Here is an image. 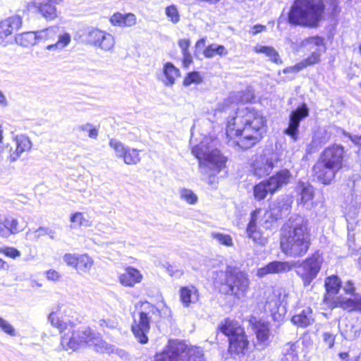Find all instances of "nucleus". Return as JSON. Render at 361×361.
<instances>
[{
    "label": "nucleus",
    "mask_w": 361,
    "mask_h": 361,
    "mask_svg": "<svg viewBox=\"0 0 361 361\" xmlns=\"http://www.w3.org/2000/svg\"><path fill=\"white\" fill-rule=\"evenodd\" d=\"M235 116L227 118L226 135L242 149L258 143L267 132V119L261 111L254 107L238 108Z\"/></svg>",
    "instance_id": "nucleus-1"
},
{
    "label": "nucleus",
    "mask_w": 361,
    "mask_h": 361,
    "mask_svg": "<svg viewBox=\"0 0 361 361\" xmlns=\"http://www.w3.org/2000/svg\"><path fill=\"white\" fill-rule=\"evenodd\" d=\"M281 248L286 255L297 257L305 255L310 245L308 220L303 216H291L282 226Z\"/></svg>",
    "instance_id": "nucleus-2"
},
{
    "label": "nucleus",
    "mask_w": 361,
    "mask_h": 361,
    "mask_svg": "<svg viewBox=\"0 0 361 361\" xmlns=\"http://www.w3.org/2000/svg\"><path fill=\"white\" fill-rule=\"evenodd\" d=\"M324 9L323 0H294L288 13V22L292 25L316 27Z\"/></svg>",
    "instance_id": "nucleus-3"
},
{
    "label": "nucleus",
    "mask_w": 361,
    "mask_h": 361,
    "mask_svg": "<svg viewBox=\"0 0 361 361\" xmlns=\"http://www.w3.org/2000/svg\"><path fill=\"white\" fill-rule=\"evenodd\" d=\"M214 283L219 286L221 293L236 299L244 298L250 286L247 274L233 266H226L224 271L216 272Z\"/></svg>",
    "instance_id": "nucleus-4"
},
{
    "label": "nucleus",
    "mask_w": 361,
    "mask_h": 361,
    "mask_svg": "<svg viewBox=\"0 0 361 361\" xmlns=\"http://www.w3.org/2000/svg\"><path fill=\"white\" fill-rule=\"evenodd\" d=\"M61 344L66 350H76L83 344L95 347L97 352L104 353L109 350L107 343L102 341L98 333L92 331L89 327H82L78 330L73 324V329L68 327L61 336Z\"/></svg>",
    "instance_id": "nucleus-5"
},
{
    "label": "nucleus",
    "mask_w": 361,
    "mask_h": 361,
    "mask_svg": "<svg viewBox=\"0 0 361 361\" xmlns=\"http://www.w3.org/2000/svg\"><path fill=\"white\" fill-rule=\"evenodd\" d=\"M219 331L228 338V352L231 356L239 359L246 357L245 361H250L252 357L248 355L249 341L245 331L237 322L225 319L219 325Z\"/></svg>",
    "instance_id": "nucleus-6"
},
{
    "label": "nucleus",
    "mask_w": 361,
    "mask_h": 361,
    "mask_svg": "<svg viewBox=\"0 0 361 361\" xmlns=\"http://www.w3.org/2000/svg\"><path fill=\"white\" fill-rule=\"evenodd\" d=\"M192 154L199 160L200 169L208 168L212 171L209 175V183L214 181L216 173L225 167L226 158L217 149H210L203 142L194 146Z\"/></svg>",
    "instance_id": "nucleus-7"
},
{
    "label": "nucleus",
    "mask_w": 361,
    "mask_h": 361,
    "mask_svg": "<svg viewBox=\"0 0 361 361\" xmlns=\"http://www.w3.org/2000/svg\"><path fill=\"white\" fill-rule=\"evenodd\" d=\"M142 307L144 310L139 312L138 319L134 318L131 329L137 341L142 344H145L149 340L147 334L150 329L151 317H149V314L159 315L160 311L154 305L147 302L143 303Z\"/></svg>",
    "instance_id": "nucleus-8"
},
{
    "label": "nucleus",
    "mask_w": 361,
    "mask_h": 361,
    "mask_svg": "<svg viewBox=\"0 0 361 361\" xmlns=\"http://www.w3.org/2000/svg\"><path fill=\"white\" fill-rule=\"evenodd\" d=\"M322 257L316 252L300 264L296 270L297 274L302 280L305 286H308L316 279L322 264Z\"/></svg>",
    "instance_id": "nucleus-9"
},
{
    "label": "nucleus",
    "mask_w": 361,
    "mask_h": 361,
    "mask_svg": "<svg viewBox=\"0 0 361 361\" xmlns=\"http://www.w3.org/2000/svg\"><path fill=\"white\" fill-rule=\"evenodd\" d=\"M59 27L56 26L37 31L38 43L54 41L56 38H58L56 43L48 44L46 49L49 51L63 49L70 43L71 35L68 33L59 35Z\"/></svg>",
    "instance_id": "nucleus-10"
},
{
    "label": "nucleus",
    "mask_w": 361,
    "mask_h": 361,
    "mask_svg": "<svg viewBox=\"0 0 361 361\" xmlns=\"http://www.w3.org/2000/svg\"><path fill=\"white\" fill-rule=\"evenodd\" d=\"M286 295L280 290L272 291L267 298L264 305L266 311H269L274 321H281L286 313Z\"/></svg>",
    "instance_id": "nucleus-11"
},
{
    "label": "nucleus",
    "mask_w": 361,
    "mask_h": 361,
    "mask_svg": "<svg viewBox=\"0 0 361 361\" xmlns=\"http://www.w3.org/2000/svg\"><path fill=\"white\" fill-rule=\"evenodd\" d=\"M331 295L326 294L324 296V302L330 309L341 307L347 312H361V295H353V298H345L338 296L331 298Z\"/></svg>",
    "instance_id": "nucleus-12"
},
{
    "label": "nucleus",
    "mask_w": 361,
    "mask_h": 361,
    "mask_svg": "<svg viewBox=\"0 0 361 361\" xmlns=\"http://www.w3.org/2000/svg\"><path fill=\"white\" fill-rule=\"evenodd\" d=\"M86 41L88 44L104 51H111L115 45V39L112 35L97 28L88 30Z\"/></svg>",
    "instance_id": "nucleus-13"
},
{
    "label": "nucleus",
    "mask_w": 361,
    "mask_h": 361,
    "mask_svg": "<svg viewBox=\"0 0 361 361\" xmlns=\"http://www.w3.org/2000/svg\"><path fill=\"white\" fill-rule=\"evenodd\" d=\"M309 113L310 109L305 103H302L290 112L288 127L283 133L293 141L298 140L300 122L309 116Z\"/></svg>",
    "instance_id": "nucleus-14"
},
{
    "label": "nucleus",
    "mask_w": 361,
    "mask_h": 361,
    "mask_svg": "<svg viewBox=\"0 0 361 361\" xmlns=\"http://www.w3.org/2000/svg\"><path fill=\"white\" fill-rule=\"evenodd\" d=\"M185 342L169 341L163 350L156 353L154 361H185Z\"/></svg>",
    "instance_id": "nucleus-15"
},
{
    "label": "nucleus",
    "mask_w": 361,
    "mask_h": 361,
    "mask_svg": "<svg viewBox=\"0 0 361 361\" xmlns=\"http://www.w3.org/2000/svg\"><path fill=\"white\" fill-rule=\"evenodd\" d=\"M279 161V156L278 152L274 151L265 152L253 164V173L259 178L267 175L272 171Z\"/></svg>",
    "instance_id": "nucleus-16"
},
{
    "label": "nucleus",
    "mask_w": 361,
    "mask_h": 361,
    "mask_svg": "<svg viewBox=\"0 0 361 361\" xmlns=\"http://www.w3.org/2000/svg\"><path fill=\"white\" fill-rule=\"evenodd\" d=\"M344 154L345 149L342 145L334 144L322 152L318 161L340 170L343 166Z\"/></svg>",
    "instance_id": "nucleus-17"
},
{
    "label": "nucleus",
    "mask_w": 361,
    "mask_h": 361,
    "mask_svg": "<svg viewBox=\"0 0 361 361\" xmlns=\"http://www.w3.org/2000/svg\"><path fill=\"white\" fill-rule=\"evenodd\" d=\"M257 210L252 212L250 214V219L247 224L245 229L246 237L251 239L255 244L264 246L265 245L268 240L264 236L262 231L257 226Z\"/></svg>",
    "instance_id": "nucleus-18"
},
{
    "label": "nucleus",
    "mask_w": 361,
    "mask_h": 361,
    "mask_svg": "<svg viewBox=\"0 0 361 361\" xmlns=\"http://www.w3.org/2000/svg\"><path fill=\"white\" fill-rule=\"evenodd\" d=\"M253 330L256 335L255 345L260 350L265 348L271 342V331L268 322L257 321L253 324Z\"/></svg>",
    "instance_id": "nucleus-19"
},
{
    "label": "nucleus",
    "mask_w": 361,
    "mask_h": 361,
    "mask_svg": "<svg viewBox=\"0 0 361 361\" xmlns=\"http://www.w3.org/2000/svg\"><path fill=\"white\" fill-rule=\"evenodd\" d=\"M338 169L317 161L313 166L314 176L324 185H329L335 178Z\"/></svg>",
    "instance_id": "nucleus-20"
},
{
    "label": "nucleus",
    "mask_w": 361,
    "mask_h": 361,
    "mask_svg": "<svg viewBox=\"0 0 361 361\" xmlns=\"http://www.w3.org/2000/svg\"><path fill=\"white\" fill-rule=\"evenodd\" d=\"M293 268V264L289 262L273 261L265 266L259 268L257 271V276L263 278L268 274H279L288 272Z\"/></svg>",
    "instance_id": "nucleus-21"
},
{
    "label": "nucleus",
    "mask_w": 361,
    "mask_h": 361,
    "mask_svg": "<svg viewBox=\"0 0 361 361\" xmlns=\"http://www.w3.org/2000/svg\"><path fill=\"white\" fill-rule=\"evenodd\" d=\"M291 203L292 202L288 197L279 200L276 208H271L270 212L265 214V217L268 216V218H271V216H273L274 218L271 222H269L268 219H266L264 226L268 228L271 226L272 221H276L278 219H281L288 215L291 209Z\"/></svg>",
    "instance_id": "nucleus-22"
},
{
    "label": "nucleus",
    "mask_w": 361,
    "mask_h": 361,
    "mask_svg": "<svg viewBox=\"0 0 361 361\" xmlns=\"http://www.w3.org/2000/svg\"><path fill=\"white\" fill-rule=\"evenodd\" d=\"M291 176V173L287 169H281L273 176H270L266 180L269 187L270 193L273 194L280 190L283 186L286 185L290 182Z\"/></svg>",
    "instance_id": "nucleus-23"
},
{
    "label": "nucleus",
    "mask_w": 361,
    "mask_h": 361,
    "mask_svg": "<svg viewBox=\"0 0 361 361\" xmlns=\"http://www.w3.org/2000/svg\"><path fill=\"white\" fill-rule=\"evenodd\" d=\"M299 197L298 202L305 209H311L313 206L314 188L307 182L300 181L296 188Z\"/></svg>",
    "instance_id": "nucleus-24"
},
{
    "label": "nucleus",
    "mask_w": 361,
    "mask_h": 361,
    "mask_svg": "<svg viewBox=\"0 0 361 361\" xmlns=\"http://www.w3.org/2000/svg\"><path fill=\"white\" fill-rule=\"evenodd\" d=\"M14 141L16 149L13 150L12 147H11L9 156L8 157V159L11 162L16 161L23 152L29 151L32 147L30 140L24 135H16L14 137Z\"/></svg>",
    "instance_id": "nucleus-25"
},
{
    "label": "nucleus",
    "mask_w": 361,
    "mask_h": 361,
    "mask_svg": "<svg viewBox=\"0 0 361 361\" xmlns=\"http://www.w3.org/2000/svg\"><path fill=\"white\" fill-rule=\"evenodd\" d=\"M22 26V18L18 15L8 17L0 21V39H4Z\"/></svg>",
    "instance_id": "nucleus-26"
},
{
    "label": "nucleus",
    "mask_w": 361,
    "mask_h": 361,
    "mask_svg": "<svg viewBox=\"0 0 361 361\" xmlns=\"http://www.w3.org/2000/svg\"><path fill=\"white\" fill-rule=\"evenodd\" d=\"M18 224V220L13 216H6L3 220L0 219V237L7 238L20 232L22 229Z\"/></svg>",
    "instance_id": "nucleus-27"
},
{
    "label": "nucleus",
    "mask_w": 361,
    "mask_h": 361,
    "mask_svg": "<svg viewBox=\"0 0 361 361\" xmlns=\"http://www.w3.org/2000/svg\"><path fill=\"white\" fill-rule=\"evenodd\" d=\"M120 283L124 286L133 287L142 279L140 271L132 267H128L125 271L118 276Z\"/></svg>",
    "instance_id": "nucleus-28"
},
{
    "label": "nucleus",
    "mask_w": 361,
    "mask_h": 361,
    "mask_svg": "<svg viewBox=\"0 0 361 361\" xmlns=\"http://www.w3.org/2000/svg\"><path fill=\"white\" fill-rule=\"evenodd\" d=\"M180 301L184 307H189L191 303H195L199 300V291L192 286H183L179 290Z\"/></svg>",
    "instance_id": "nucleus-29"
},
{
    "label": "nucleus",
    "mask_w": 361,
    "mask_h": 361,
    "mask_svg": "<svg viewBox=\"0 0 361 361\" xmlns=\"http://www.w3.org/2000/svg\"><path fill=\"white\" fill-rule=\"evenodd\" d=\"M291 322L298 327L305 328L314 322L312 310L307 307L291 318Z\"/></svg>",
    "instance_id": "nucleus-30"
},
{
    "label": "nucleus",
    "mask_w": 361,
    "mask_h": 361,
    "mask_svg": "<svg viewBox=\"0 0 361 361\" xmlns=\"http://www.w3.org/2000/svg\"><path fill=\"white\" fill-rule=\"evenodd\" d=\"M110 22L114 26L132 27L136 24L137 18L132 13H116L111 17Z\"/></svg>",
    "instance_id": "nucleus-31"
},
{
    "label": "nucleus",
    "mask_w": 361,
    "mask_h": 361,
    "mask_svg": "<svg viewBox=\"0 0 361 361\" xmlns=\"http://www.w3.org/2000/svg\"><path fill=\"white\" fill-rule=\"evenodd\" d=\"M39 12L47 20H53L57 16L56 6L50 0H42L35 3Z\"/></svg>",
    "instance_id": "nucleus-32"
},
{
    "label": "nucleus",
    "mask_w": 361,
    "mask_h": 361,
    "mask_svg": "<svg viewBox=\"0 0 361 361\" xmlns=\"http://www.w3.org/2000/svg\"><path fill=\"white\" fill-rule=\"evenodd\" d=\"M164 83L167 86L173 85L180 75V71L171 62H166L163 67Z\"/></svg>",
    "instance_id": "nucleus-33"
},
{
    "label": "nucleus",
    "mask_w": 361,
    "mask_h": 361,
    "mask_svg": "<svg viewBox=\"0 0 361 361\" xmlns=\"http://www.w3.org/2000/svg\"><path fill=\"white\" fill-rule=\"evenodd\" d=\"M252 97L250 96L248 91H240L236 92H233L230 94L227 99H226L224 102V110L226 111V107L228 106L230 104H239V103H245L250 101Z\"/></svg>",
    "instance_id": "nucleus-34"
},
{
    "label": "nucleus",
    "mask_w": 361,
    "mask_h": 361,
    "mask_svg": "<svg viewBox=\"0 0 361 361\" xmlns=\"http://www.w3.org/2000/svg\"><path fill=\"white\" fill-rule=\"evenodd\" d=\"M254 51L258 54H265L272 62L276 64L282 63L279 53L272 47L257 44L254 47Z\"/></svg>",
    "instance_id": "nucleus-35"
},
{
    "label": "nucleus",
    "mask_w": 361,
    "mask_h": 361,
    "mask_svg": "<svg viewBox=\"0 0 361 361\" xmlns=\"http://www.w3.org/2000/svg\"><path fill=\"white\" fill-rule=\"evenodd\" d=\"M16 42L22 47H27L38 43L37 32H26L16 36Z\"/></svg>",
    "instance_id": "nucleus-36"
},
{
    "label": "nucleus",
    "mask_w": 361,
    "mask_h": 361,
    "mask_svg": "<svg viewBox=\"0 0 361 361\" xmlns=\"http://www.w3.org/2000/svg\"><path fill=\"white\" fill-rule=\"evenodd\" d=\"M298 342L287 343L283 348V357L281 361H297L298 360Z\"/></svg>",
    "instance_id": "nucleus-37"
},
{
    "label": "nucleus",
    "mask_w": 361,
    "mask_h": 361,
    "mask_svg": "<svg viewBox=\"0 0 361 361\" xmlns=\"http://www.w3.org/2000/svg\"><path fill=\"white\" fill-rule=\"evenodd\" d=\"M341 287V281L336 275H332L327 277L325 280V288L326 294L335 295H336Z\"/></svg>",
    "instance_id": "nucleus-38"
},
{
    "label": "nucleus",
    "mask_w": 361,
    "mask_h": 361,
    "mask_svg": "<svg viewBox=\"0 0 361 361\" xmlns=\"http://www.w3.org/2000/svg\"><path fill=\"white\" fill-rule=\"evenodd\" d=\"M228 51L226 47L221 44H212L208 45L203 51V54L206 58H213L218 55L224 56L227 55Z\"/></svg>",
    "instance_id": "nucleus-39"
},
{
    "label": "nucleus",
    "mask_w": 361,
    "mask_h": 361,
    "mask_svg": "<svg viewBox=\"0 0 361 361\" xmlns=\"http://www.w3.org/2000/svg\"><path fill=\"white\" fill-rule=\"evenodd\" d=\"M48 321L52 326L59 329L61 333L66 331L68 327H70V329H73L72 322L67 323L66 322L61 320L55 312H50L48 316Z\"/></svg>",
    "instance_id": "nucleus-40"
},
{
    "label": "nucleus",
    "mask_w": 361,
    "mask_h": 361,
    "mask_svg": "<svg viewBox=\"0 0 361 361\" xmlns=\"http://www.w3.org/2000/svg\"><path fill=\"white\" fill-rule=\"evenodd\" d=\"M185 349L184 353L186 357L185 361H204L202 350L197 347H188L185 343Z\"/></svg>",
    "instance_id": "nucleus-41"
},
{
    "label": "nucleus",
    "mask_w": 361,
    "mask_h": 361,
    "mask_svg": "<svg viewBox=\"0 0 361 361\" xmlns=\"http://www.w3.org/2000/svg\"><path fill=\"white\" fill-rule=\"evenodd\" d=\"M92 259L87 255H80L78 259L76 270L79 272H88L93 265Z\"/></svg>",
    "instance_id": "nucleus-42"
},
{
    "label": "nucleus",
    "mask_w": 361,
    "mask_h": 361,
    "mask_svg": "<svg viewBox=\"0 0 361 361\" xmlns=\"http://www.w3.org/2000/svg\"><path fill=\"white\" fill-rule=\"evenodd\" d=\"M269 192H270L269 187L266 180L262 181L253 187L254 197L257 201L264 200Z\"/></svg>",
    "instance_id": "nucleus-43"
},
{
    "label": "nucleus",
    "mask_w": 361,
    "mask_h": 361,
    "mask_svg": "<svg viewBox=\"0 0 361 361\" xmlns=\"http://www.w3.org/2000/svg\"><path fill=\"white\" fill-rule=\"evenodd\" d=\"M74 130L77 133H87L88 137L92 139H97L99 133L98 128L90 123L78 125L74 128Z\"/></svg>",
    "instance_id": "nucleus-44"
},
{
    "label": "nucleus",
    "mask_w": 361,
    "mask_h": 361,
    "mask_svg": "<svg viewBox=\"0 0 361 361\" xmlns=\"http://www.w3.org/2000/svg\"><path fill=\"white\" fill-rule=\"evenodd\" d=\"M122 159L125 164L128 165L137 164L141 159L139 154V150L130 148V147H128L126 153L125 152Z\"/></svg>",
    "instance_id": "nucleus-45"
},
{
    "label": "nucleus",
    "mask_w": 361,
    "mask_h": 361,
    "mask_svg": "<svg viewBox=\"0 0 361 361\" xmlns=\"http://www.w3.org/2000/svg\"><path fill=\"white\" fill-rule=\"evenodd\" d=\"M109 147L114 150V154L117 158L122 159L128 146L116 138H111L109 142Z\"/></svg>",
    "instance_id": "nucleus-46"
},
{
    "label": "nucleus",
    "mask_w": 361,
    "mask_h": 361,
    "mask_svg": "<svg viewBox=\"0 0 361 361\" xmlns=\"http://www.w3.org/2000/svg\"><path fill=\"white\" fill-rule=\"evenodd\" d=\"M211 235L214 240H216L219 244L222 245L226 247H231L233 245V238L228 234H224L219 232H212Z\"/></svg>",
    "instance_id": "nucleus-47"
},
{
    "label": "nucleus",
    "mask_w": 361,
    "mask_h": 361,
    "mask_svg": "<svg viewBox=\"0 0 361 361\" xmlns=\"http://www.w3.org/2000/svg\"><path fill=\"white\" fill-rule=\"evenodd\" d=\"M180 197L181 200L185 201L190 204H195L198 200L197 196L190 189L182 188L180 190Z\"/></svg>",
    "instance_id": "nucleus-48"
},
{
    "label": "nucleus",
    "mask_w": 361,
    "mask_h": 361,
    "mask_svg": "<svg viewBox=\"0 0 361 361\" xmlns=\"http://www.w3.org/2000/svg\"><path fill=\"white\" fill-rule=\"evenodd\" d=\"M203 81L200 73L197 71L190 72L185 76L183 80L184 86H190L192 84H200Z\"/></svg>",
    "instance_id": "nucleus-49"
},
{
    "label": "nucleus",
    "mask_w": 361,
    "mask_h": 361,
    "mask_svg": "<svg viewBox=\"0 0 361 361\" xmlns=\"http://www.w3.org/2000/svg\"><path fill=\"white\" fill-rule=\"evenodd\" d=\"M165 14L171 22L176 24L180 21V14L176 6L172 4L165 8Z\"/></svg>",
    "instance_id": "nucleus-50"
},
{
    "label": "nucleus",
    "mask_w": 361,
    "mask_h": 361,
    "mask_svg": "<svg viewBox=\"0 0 361 361\" xmlns=\"http://www.w3.org/2000/svg\"><path fill=\"white\" fill-rule=\"evenodd\" d=\"M321 54L318 50L313 51L307 59L300 61V66L305 68L314 65L319 62Z\"/></svg>",
    "instance_id": "nucleus-51"
},
{
    "label": "nucleus",
    "mask_w": 361,
    "mask_h": 361,
    "mask_svg": "<svg viewBox=\"0 0 361 361\" xmlns=\"http://www.w3.org/2000/svg\"><path fill=\"white\" fill-rule=\"evenodd\" d=\"M27 235H32V240H37L41 237L46 235V226H39L36 229H29Z\"/></svg>",
    "instance_id": "nucleus-52"
},
{
    "label": "nucleus",
    "mask_w": 361,
    "mask_h": 361,
    "mask_svg": "<svg viewBox=\"0 0 361 361\" xmlns=\"http://www.w3.org/2000/svg\"><path fill=\"white\" fill-rule=\"evenodd\" d=\"M0 329L10 336H15L16 331L13 326L6 320L0 317Z\"/></svg>",
    "instance_id": "nucleus-53"
},
{
    "label": "nucleus",
    "mask_w": 361,
    "mask_h": 361,
    "mask_svg": "<svg viewBox=\"0 0 361 361\" xmlns=\"http://www.w3.org/2000/svg\"><path fill=\"white\" fill-rule=\"evenodd\" d=\"M0 253H2L12 259H16V257L20 256V252L18 249L13 247L1 248Z\"/></svg>",
    "instance_id": "nucleus-54"
},
{
    "label": "nucleus",
    "mask_w": 361,
    "mask_h": 361,
    "mask_svg": "<svg viewBox=\"0 0 361 361\" xmlns=\"http://www.w3.org/2000/svg\"><path fill=\"white\" fill-rule=\"evenodd\" d=\"M71 221L80 226H87L88 223V221L85 219L83 214L80 212L73 214L71 216Z\"/></svg>",
    "instance_id": "nucleus-55"
},
{
    "label": "nucleus",
    "mask_w": 361,
    "mask_h": 361,
    "mask_svg": "<svg viewBox=\"0 0 361 361\" xmlns=\"http://www.w3.org/2000/svg\"><path fill=\"white\" fill-rule=\"evenodd\" d=\"M79 256L80 255L76 254H65L63 256V261L67 264V265L76 268Z\"/></svg>",
    "instance_id": "nucleus-56"
},
{
    "label": "nucleus",
    "mask_w": 361,
    "mask_h": 361,
    "mask_svg": "<svg viewBox=\"0 0 361 361\" xmlns=\"http://www.w3.org/2000/svg\"><path fill=\"white\" fill-rule=\"evenodd\" d=\"M336 335L331 332H324L322 334V339L324 343L329 348H331L335 342Z\"/></svg>",
    "instance_id": "nucleus-57"
},
{
    "label": "nucleus",
    "mask_w": 361,
    "mask_h": 361,
    "mask_svg": "<svg viewBox=\"0 0 361 361\" xmlns=\"http://www.w3.org/2000/svg\"><path fill=\"white\" fill-rule=\"evenodd\" d=\"M307 44H312L316 47L324 46V39L323 37L319 36H313L306 39Z\"/></svg>",
    "instance_id": "nucleus-58"
},
{
    "label": "nucleus",
    "mask_w": 361,
    "mask_h": 361,
    "mask_svg": "<svg viewBox=\"0 0 361 361\" xmlns=\"http://www.w3.org/2000/svg\"><path fill=\"white\" fill-rule=\"evenodd\" d=\"M46 277L48 280L52 281H57L61 278V274L54 269H49L45 273Z\"/></svg>",
    "instance_id": "nucleus-59"
},
{
    "label": "nucleus",
    "mask_w": 361,
    "mask_h": 361,
    "mask_svg": "<svg viewBox=\"0 0 361 361\" xmlns=\"http://www.w3.org/2000/svg\"><path fill=\"white\" fill-rule=\"evenodd\" d=\"M167 271L171 276L174 278H180L183 274V271L181 269H177L176 267L170 265L167 268Z\"/></svg>",
    "instance_id": "nucleus-60"
},
{
    "label": "nucleus",
    "mask_w": 361,
    "mask_h": 361,
    "mask_svg": "<svg viewBox=\"0 0 361 361\" xmlns=\"http://www.w3.org/2000/svg\"><path fill=\"white\" fill-rule=\"evenodd\" d=\"M343 290L345 293L350 294L351 295L350 298H353V295H356L355 293V288L354 287L353 283L351 281H348L343 288Z\"/></svg>",
    "instance_id": "nucleus-61"
},
{
    "label": "nucleus",
    "mask_w": 361,
    "mask_h": 361,
    "mask_svg": "<svg viewBox=\"0 0 361 361\" xmlns=\"http://www.w3.org/2000/svg\"><path fill=\"white\" fill-rule=\"evenodd\" d=\"M100 326H106L109 329H115L118 326V322L115 320H111V319H102L100 320Z\"/></svg>",
    "instance_id": "nucleus-62"
},
{
    "label": "nucleus",
    "mask_w": 361,
    "mask_h": 361,
    "mask_svg": "<svg viewBox=\"0 0 361 361\" xmlns=\"http://www.w3.org/2000/svg\"><path fill=\"white\" fill-rule=\"evenodd\" d=\"M178 46L182 50V53L184 52H188L189 51V47H190V40L187 39H183L179 40L178 42Z\"/></svg>",
    "instance_id": "nucleus-63"
},
{
    "label": "nucleus",
    "mask_w": 361,
    "mask_h": 361,
    "mask_svg": "<svg viewBox=\"0 0 361 361\" xmlns=\"http://www.w3.org/2000/svg\"><path fill=\"white\" fill-rule=\"evenodd\" d=\"M302 67L300 66V62L296 63L295 65L290 67H287L283 70L284 73H298L302 70Z\"/></svg>",
    "instance_id": "nucleus-64"
}]
</instances>
